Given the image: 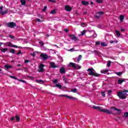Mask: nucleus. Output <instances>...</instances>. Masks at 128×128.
<instances>
[{
  "mask_svg": "<svg viewBox=\"0 0 128 128\" xmlns=\"http://www.w3.org/2000/svg\"><path fill=\"white\" fill-rule=\"evenodd\" d=\"M92 108L94 110H98L100 112H105L106 114H112V112L111 111H110V110L106 108H102L100 106H93Z\"/></svg>",
  "mask_w": 128,
  "mask_h": 128,
  "instance_id": "1",
  "label": "nucleus"
},
{
  "mask_svg": "<svg viewBox=\"0 0 128 128\" xmlns=\"http://www.w3.org/2000/svg\"><path fill=\"white\" fill-rule=\"evenodd\" d=\"M126 92H128V90H124L122 92H118V96L120 100H126L128 96V95Z\"/></svg>",
  "mask_w": 128,
  "mask_h": 128,
  "instance_id": "2",
  "label": "nucleus"
},
{
  "mask_svg": "<svg viewBox=\"0 0 128 128\" xmlns=\"http://www.w3.org/2000/svg\"><path fill=\"white\" fill-rule=\"evenodd\" d=\"M87 72H88L89 73L88 74L89 76H96V78H100V74H98L96 72V71L94 70V68H89Z\"/></svg>",
  "mask_w": 128,
  "mask_h": 128,
  "instance_id": "3",
  "label": "nucleus"
},
{
  "mask_svg": "<svg viewBox=\"0 0 128 128\" xmlns=\"http://www.w3.org/2000/svg\"><path fill=\"white\" fill-rule=\"evenodd\" d=\"M4 46H9L10 48H20V46H18L16 45H14L12 43V42H6L5 44H4Z\"/></svg>",
  "mask_w": 128,
  "mask_h": 128,
  "instance_id": "4",
  "label": "nucleus"
},
{
  "mask_svg": "<svg viewBox=\"0 0 128 128\" xmlns=\"http://www.w3.org/2000/svg\"><path fill=\"white\" fill-rule=\"evenodd\" d=\"M68 36L72 40H74V42H78L79 40L78 37L76 36L74 34H68Z\"/></svg>",
  "mask_w": 128,
  "mask_h": 128,
  "instance_id": "5",
  "label": "nucleus"
},
{
  "mask_svg": "<svg viewBox=\"0 0 128 128\" xmlns=\"http://www.w3.org/2000/svg\"><path fill=\"white\" fill-rule=\"evenodd\" d=\"M8 28H14L16 26V24L14 22H10L7 24Z\"/></svg>",
  "mask_w": 128,
  "mask_h": 128,
  "instance_id": "6",
  "label": "nucleus"
},
{
  "mask_svg": "<svg viewBox=\"0 0 128 128\" xmlns=\"http://www.w3.org/2000/svg\"><path fill=\"white\" fill-rule=\"evenodd\" d=\"M69 66H72L73 68H77V70H80V66H78V67H76V64L72 62L69 63Z\"/></svg>",
  "mask_w": 128,
  "mask_h": 128,
  "instance_id": "7",
  "label": "nucleus"
},
{
  "mask_svg": "<svg viewBox=\"0 0 128 128\" xmlns=\"http://www.w3.org/2000/svg\"><path fill=\"white\" fill-rule=\"evenodd\" d=\"M111 110H116L117 112H116V114L117 115H120V114H122V110H120V109H118L116 108L115 107H111Z\"/></svg>",
  "mask_w": 128,
  "mask_h": 128,
  "instance_id": "8",
  "label": "nucleus"
},
{
  "mask_svg": "<svg viewBox=\"0 0 128 128\" xmlns=\"http://www.w3.org/2000/svg\"><path fill=\"white\" fill-rule=\"evenodd\" d=\"M44 64H40L39 66V70H38V72H44Z\"/></svg>",
  "mask_w": 128,
  "mask_h": 128,
  "instance_id": "9",
  "label": "nucleus"
},
{
  "mask_svg": "<svg viewBox=\"0 0 128 128\" xmlns=\"http://www.w3.org/2000/svg\"><path fill=\"white\" fill-rule=\"evenodd\" d=\"M40 58L43 60H48V54H40Z\"/></svg>",
  "mask_w": 128,
  "mask_h": 128,
  "instance_id": "10",
  "label": "nucleus"
},
{
  "mask_svg": "<svg viewBox=\"0 0 128 128\" xmlns=\"http://www.w3.org/2000/svg\"><path fill=\"white\" fill-rule=\"evenodd\" d=\"M4 10V6H0V13H1V14H2V16H4V14H8L7 10H6V11L0 12V10Z\"/></svg>",
  "mask_w": 128,
  "mask_h": 128,
  "instance_id": "11",
  "label": "nucleus"
},
{
  "mask_svg": "<svg viewBox=\"0 0 128 128\" xmlns=\"http://www.w3.org/2000/svg\"><path fill=\"white\" fill-rule=\"evenodd\" d=\"M64 9L66 12H70L72 10V8L69 6H65Z\"/></svg>",
  "mask_w": 128,
  "mask_h": 128,
  "instance_id": "12",
  "label": "nucleus"
},
{
  "mask_svg": "<svg viewBox=\"0 0 128 128\" xmlns=\"http://www.w3.org/2000/svg\"><path fill=\"white\" fill-rule=\"evenodd\" d=\"M50 65L51 68H58V66L56 65V63H54V62H50Z\"/></svg>",
  "mask_w": 128,
  "mask_h": 128,
  "instance_id": "13",
  "label": "nucleus"
},
{
  "mask_svg": "<svg viewBox=\"0 0 128 128\" xmlns=\"http://www.w3.org/2000/svg\"><path fill=\"white\" fill-rule=\"evenodd\" d=\"M60 72L62 74H66V68L64 67H62L60 70Z\"/></svg>",
  "mask_w": 128,
  "mask_h": 128,
  "instance_id": "14",
  "label": "nucleus"
},
{
  "mask_svg": "<svg viewBox=\"0 0 128 128\" xmlns=\"http://www.w3.org/2000/svg\"><path fill=\"white\" fill-rule=\"evenodd\" d=\"M125 82V80L124 79L120 78V79L118 80V84H122V82Z\"/></svg>",
  "mask_w": 128,
  "mask_h": 128,
  "instance_id": "15",
  "label": "nucleus"
},
{
  "mask_svg": "<svg viewBox=\"0 0 128 128\" xmlns=\"http://www.w3.org/2000/svg\"><path fill=\"white\" fill-rule=\"evenodd\" d=\"M82 6H88V4H90V2H88L83 0L82 2Z\"/></svg>",
  "mask_w": 128,
  "mask_h": 128,
  "instance_id": "16",
  "label": "nucleus"
},
{
  "mask_svg": "<svg viewBox=\"0 0 128 128\" xmlns=\"http://www.w3.org/2000/svg\"><path fill=\"white\" fill-rule=\"evenodd\" d=\"M4 68L6 70H10V68H12V66L10 65L6 64L4 66Z\"/></svg>",
  "mask_w": 128,
  "mask_h": 128,
  "instance_id": "17",
  "label": "nucleus"
},
{
  "mask_svg": "<svg viewBox=\"0 0 128 128\" xmlns=\"http://www.w3.org/2000/svg\"><path fill=\"white\" fill-rule=\"evenodd\" d=\"M15 120H16V122H18L20 120V116H18V115H16L15 116Z\"/></svg>",
  "mask_w": 128,
  "mask_h": 128,
  "instance_id": "18",
  "label": "nucleus"
},
{
  "mask_svg": "<svg viewBox=\"0 0 128 128\" xmlns=\"http://www.w3.org/2000/svg\"><path fill=\"white\" fill-rule=\"evenodd\" d=\"M20 2L22 6H26V0H20Z\"/></svg>",
  "mask_w": 128,
  "mask_h": 128,
  "instance_id": "19",
  "label": "nucleus"
},
{
  "mask_svg": "<svg viewBox=\"0 0 128 128\" xmlns=\"http://www.w3.org/2000/svg\"><path fill=\"white\" fill-rule=\"evenodd\" d=\"M82 58V55H79L77 59V62H80Z\"/></svg>",
  "mask_w": 128,
  "mask_h": 128,
  "instance_id": "20",
  "label": "nucleus"
},
{
  "mask_svg": "<svg viewBox=\"0 0 128 128\" xmlns=\"http://www.w3.org/2000/svg\"><path fill=\"white\" fill-rule=\"evenodd\" d=\"M8 48H3L0 49L1 52H8Z\"/></svg>",
  "mask_w": 128,
  "mask_h": 128,
  "instance_id": "21",
  "label": "nucleus"
},
{
  "mask_svg": "<svg viewBox=\"0 0 128 128\" xmlns=\"http://www.w3.org/2000/svg\"><path fill=\"white\" fill-rule=\"evenodd\" d=\"M114 74H117L118 76H122V72H115Z\"/></svg>",
  "mask_w": 128,
  "mask_h": 128,
  "instance_id": "22",
  "label": "nucleus"
},
{
  "mask_svg": "<svg viewBox=\"0 0 128 128\" xmlns=\"http://www.w3.org/2000/svg\"><path fill=\"white\" fill-rule=\"evenodd\" d=\"M36 82H38V84H44V80H36Z\"/></svg>",
  "mask_w": 128,
  "mask_h": 128,
  "instance_id": "23",
  "label": "nucleus"
},
{
  "mask_svg": "<svg viewBox=\"0 0 128 128\" xmlns=\"http://www.w3.org/2000/svg\"><path fill=\"white\" fill-rule=\"evenodd\" d=\"M66 98H69L70 100H74V98L72 97V96H68V95H66Z\"/></svg>",
  "mask_w": 128,
  "mask_h": 128,
  "instance_id": "24",
  "label": "nucleus"
},
{
  "mask_svg": "<svg viewBox=\"0 0 128 128\" xmlns=\"http://www.w3.org/2000/svg\"><path fill=\"white\" fill-rule=\"evenodd\" d=\"M96 14H98V16H102V14H104V12H98L97 13H96Z\"/></svg>",
  "mask_w": 128,
  "mask_h": 128,
  "instance_id": "25",
  "label": "nucleus"
},
{
  "mask_svg": "<svg viewBox=\"0 0 128 128\" xmlns=\"http://www.w3.org/2000/svg\"><path fill=\"white\" fill-rule=\"evenodd\" d=\"M108 72V69L106 70H102L100 71L101 74H106V72Z\"/></svg>",
  "mask_w": 128,
  "mask_h": 128,
  "instance_id": "26",
  "label": "nucleus"
},
{
  "mask_svg": "<svg viewBox=\"0 0 128 128\" xmlns=\"http://www.w3.org/2000/svg\"><path fill=\"white\" fill-rule=\"evenodd\" d=\"M124 19V16L123 15H120V22H122Z\"/></svg>",
  "mask_w": 128,
  "mask_h": 128,
  "instance_id": "27",
  "label": "nucleus"
},
{
  "mask_svg": "<svg viewBox=\"0 0 128 128\" xmlns=\"http://www.w3.org/2000/svg\"><path fill=\"white\" fill-rule=\"evenodd\" d=\"M115 32H116V34L117 36H120V32L119 31L116 30Z\"/></svg>",
  "mask_w": 128,
  "mask_h": 128,
  "instance_id": "28",
  "label": "nucleus"
},
{
  "mask_svg": "<svg viewBox=\"0 0 128 128\" xmlns=\"http://www.w3.org/2000/svg\"><path fill=\"white\" fill-rule=\"evenodd\" d=\"M110 64H112V62L110 60H108L107 62L108 68H110Z\"/></svg>",
  "mask_w": 128,
  "mask_h": 128,
  "instance_id": "29",
  "label": "nucleus"
},
{
  "mask_svg": "<svg viewBox=\"0 0 128 128\" xmlns=\"http://www.w3.org/2000/svg\"><path fill=\"white\" fill-rule=\"evenodd\" d=\"M71 92L76 94V92H77L78 90L76 88L72 89L71 90Z\"/></svg>",
  "mask_w": 128,
  "mask_h": 128,
  "instance_id": "30",
  "label": "nucleus"
},
{
  "mask_svg": "<svg viewBox=\"0 0 128 128\" xmlns=\"http://www.w3.org/2000/svg\"><path fill=\"white\" fill-rule=\"evenodd\" d=\"M128 112H125L124 113V115L123 116V118H128Z\"/></svg>",
  "mask_w": 128,
  "mask_h": 128,
  "instance_id": "31",
  "label": "nucleus"
},
{
  "mask_svg": "<svg viewBox=\"0 0 128 128\" xmlns=\"http://www.w3.org/2000/svg\"><path fill=\"white\" fill-rule=\"evenodd\" d=\"M56 88H62V85L60 84H56Z\"/></svg>",
  "mask_w": 128,
  "mask_h": 128,
  "instance_id": "32",
  "label": "nucleus"
},
{
  "mask_svg": "<svg viewBox=\"0 0 128 128\" xmlns=\"http://www.w3.org/2000/svg\"><path fill=\"white\" fill-rule=\"evenodd\" d=\"M10 52L11 54H16V51H14V49H10Z\"/></svg>",
  "mask_w": 128,
  "mask_h": 128,
  "instance_id": "33",
  "label": "nucleus"
},
{
  "mask_svg": "<svg viewBox=\"0 0 128 128\" xmlns=\"http://www.w3.org/2000/svg\"><path fill=\"white\" fill-rule=\"evenodd\" d=\"M63 80H64L65 84H68V81L66 80V78L64 76H63Z\"/></svg>",
  "mask_w": 128,
  "mask_h": 128,
  "instance_id": "34",
  "label": "nucleus"
},
{
  "mask_svg": "<svg viewBox=\"0 0 128 128\" xmlns=\"http://www.w3.org/2000/svg\"><path fill=\"white\" fill-rule=\"evenodd\" d=\"M94 16L97 20H98V18H100V16H99L98 14L94 15Z\"/></svg>",
  "mask_w": 128,
  "mask_h": 128,
  "instance_id": "35",
  "label": "nucleus"
},
{
  "mask_svg": "<svg viewBox=\"0 0 128 128\" xmlns=\"http://www.w3.org/2000/svg\"><path fill=\"white\" fill-rule=\"evenodd\" d=\"M56 10H53L50 12V14H56Z\"/></svg>",
  "mask_w": 128,
  "mask_h": 128,
  "instance_id": "36",
  "label": "nucleus"
},
{
  "mask_svg": "<svg viewBox=\"0 0 128 128\" xmlns=\"http://www.w3.org/2000/svg\"><path fill=\"white\" fill-rule=\"evenodd\" d=\"M10 78H13L14 80H18V78L14 76H10Z\"/></svg>",
  "mask_w": 128,
  "mask_h": 128,
  "instance_id": "37",
  "label": "nucleus"
},
{
  "mask_svg": "<svg viewBox=\"0 0 128 128\" xmlns=\"http://www.w3.org/2000/svg\"><path fill=\"white\" fill-rule=\"evenodd\" d=\"M86 30H84L82 32V34H80V36H84L85 34H86Z\"/></svg>",
  "mask_w": 128,
  "mask_h": 128,
  "instance_id": "38",
  "label": "nucleus"
},
{
  "mask_svg": "<svg viewBox=\"0 0 128 128\" xmlns=\"http://www.w3.org/2000/svg\"><path fill=\"white\" fill-rule=\"evenodd\" d=\"M102 96H104V98L106 97V93L104 92H101Z\"/></svg>",
  "mask_w": 128,
  "mask_h": 128,
  "instance_id": "39",
  "label": "nucleus"
},
{
  "mask_svg": "<svg viewBox=\"0 0 128 128\" xmlns=\"http://www.w3.org/2000/svg\"><path fill=\"white\" fill-rule=\"evenodd\" d=\"M112 92V90H108V96H110Z\"/></svg>",
  "mask_w": 128,
  "mask_h": 128,
  "instance_id": "40",
  "label": "nucleus"
},
{
  "mask_svg": "<svg viewBox=\"0 0 128 128\" xmlns=\"http://www.w3.org/2000/svg\"><path fill=\"white\" fill-rule=\"evenodd\" d=\"M36 22H42V20H40V18H37Z\"/></svg>",
  "mask_w": 128,
  "mask_h": 128,
  "instance_id": "41",
  "label": "nucleus"
},
{
  "mask_svg": "<svg viewBox=\"0 0 128 128\" xmlns=\"http://www.w3.org/2000/svg\"><path fill=\"white\" fill-rule=\"evenodd\" d=\"M46 8H48V6H44L42 10V12H46Z\"/></svg>",
  "mask_w": 128,
  "mask_h": 128,
  "instance_id": "42",
  "label": "nucleus"
},
{
  "mask_svg": "<svg viewBox=\"0 0 128 128\" xmlns=\"http://www.w3.org/2000/svg\"><path fill=\"white\" fill-rule=\"evenodd\" d=\"M101 46H106V42L101 43Z\"/></svg>",
  "mask_w": 128,
  "mask_h": 128,
  "instance_id": "43",
  "label": "nucleus"
},
{
  "mask_svg": "<svg viewBox=\"0 0 128 128\" xmlns=\"http://www.w3.org/2000/svg\"><path fill=\"white\" fill-rule=\"evenodd\" d=\"M18 80V82H24V84H26V81L24 80Z\"/></svg>",
  "mask_w": 128,
  "mask_h": 128,
  "instance_id": "44",
  "label": "nucleus"
},
{
  "mask_svg": "<svg viewBox=\"0 0 128 128\" xmlns=\"http://www.w3.org/2000/svg\"><path fill=\"white\" fill-rule=\"evenodd\" d=\"M96 2L98 4H102V0H96Z\"/></svg>",
  "mask_w": 128,
  "mask_h": 128,
  "instance_id": "45",
  "label": "nucleus"
},
{
  "mask_svg": "<svg viewBox=\"0 0 128 128\" xmlns=\"http://www.w3.org/2000/svg\"><path fill=\"white\" fill-rule=\"evenodd\" d=\"M17 56H18L19 54H22V50H20L16 54Z\"/></svg>",
  "mask_w": 128,
  "mask_h": 128,
  "instance_id": "46",
  "label": "nucleus"
},
{
  "mask_svg": "<svg viewBox=\"0 0 128 128\" xmlns=\"http://www.w3.org/2000/svg\"><path fill=\"white\" fill-rule=\"evenodd\" d=\"M96 46H100V42H96Z\"/></svg>",
  "mask_w": 128,
  "mask_h": 128,
  "instance_id": "47",
  "label": "nucleus"
},
{
  "mask_svg": "<svg viewBox=\"0 0 128 128\" xmlns=\"http://www.w3.org/2000/svg\"><path fill=\"white\" fill-rule=\"evenodd\" d=\"M81 26H82V28H84V26H86V23H82L81 24Z\"/></svg>",
  "mask_w": 128,
  "mask_h": 128,
  "instance_id": "48",
  "label": "nucleus"
},
{
  "mask_svg": "<svg viewBox=\"0 0 128 128\" xmlns=\"http://www.w3.org/2000/svg\"><path fill=\"white\" fill-rule=\"evenodd\" d=\"M30 56H32L34 58V56H36V53L34 52L32 54H30Z\"/></svg>",
  "mask_w": 128,
  "mask_h": 128,
  "instance_id": "49",
  "label": "nucleus"
},
{
  "mask_svg": "<svg viewBox=\"0 0 128 128\" xmlns=\"http://www.w3.org/2000/svg\"><path fill=\"white\" fill-rule=\"evenodd\" d=\"M54 84H58V80L56 79L54 80L53 81Z\"/></svg>",
  "mask_w": 128,
  "mask_h": 128,
  "instance_id": "50",
  "label": "nucleus"
},
{
  "mask_svg": "<svg viewBox=\"0 0 128 128\" xmlns=\"http://www.w3.org/2000/svg\"><path fill=\"white\" fill-rule=\"evenodd\" d=\"M10 120H12V121H14V120H16V118H15L14 117L12 116V118H10Z\"/></svg>",
  "mask_w": 128,
  "mask_h": 128,
  "instance_id": "51",
  "label": "nucleus"
},
{
  "mask_svg": "<svg viewBox=\"0 0 128 128\" xmlns=\"http://www.w3.org/2000/svg\"><path fill=\"white\" fill-rule=\"evenodd\" d=\"M30 62V60H24L25 64H28V62Z\"/></svg>",
  "mask_w": 128,
  "mask_h": 128,
  "instance_id": "52",
  "label": "nucleus"
},
{
  "mask_svg": "<svg viewBox=\"0 0 128 128\" xmlns=\"http://www.w3.org/2000/svg\"><path fill=\"white\" fill-rule=\"evenodd\" d=\"M9 38H10L12 39L14 38V36H12V35H9Z\"/></svg>",
  "mask_w": 128,
  "mask_h": 128,
  "instance_id": "53",
  "label": "nucleus"
},
{
  "mask_svg": "<svg viewBox=\"0 0 128 128\" xmlns=\"http://www.w3.org/2000/svg\"><path fill=\"white\" fill-rule=\"evenodd\" d=\"M50 2H56V0H48Z\"/></svg>",
  "mask_w": 128,
  "mask_h": 128,
  "instance_id": "54",
  "label": "nucleus"
},
{
  "mask_svg": "<svg viewBox=\"0 0 128 128\" xmlns=\"http://www.w3.org/2000/svg\"><path fill=\"white\" fill-rule=\"evenodd\" d=\"M94 52H95L96 54H98V51L94 50Z\"/></svg>",
  "mask_w": 128,
  "mask_h": 128,
  "instance_id": "55",
  "label": "nucleus"
},
{
  "mask_svg": "<svg viewBox=\"0 0 128 128\" xmlns=\"http://www.w3.org/2000/svg\"><path fill=\"white\" fill-rule=\"evenodd\" d=\"M72 50H74V48H72L68 50V52H72Z\"/></svg>",
  "mask_w": 128,
  "mask_h": 128,
  "instance_id": "56",
  "label": "nucleus"
},
{
  "mask_svg": "<svg viewBox=\"0 0 128 128\" xmlns=\"http://www.w3.org/2000/svg\"><path fill=\"white\" fill-rule=\"evenodd\" d=\"M64 30L66 32H68V29H64Z\"/></svg>",
  "mask_w": 128,
  "mask_h": 128,
  "instance_id": "57",
  "label": "nucleus"
},
{
  "mask_svg": "<svg viewBox=\"0 0 128 128\" xmlns=\"http://www.w3.org/2000/svg\"><path fill=\"white\" fill-rule=\"evenodd\" d=\"M39 44H42V46H44V44L42 43V42H40Z\"/></svg>",
  "mask_w": 128,
  "mask_h": 128,
  "instance_id": "58",
  "label": "nucleus"
},
{
  "mask_svg": "<svg viewBox=\"0 0 128 128\" xmlns=\"http://www.w3.org/2000/svg\"><path fill=\"white\" fill-rule=\"evenodd\" d=\"M58 96H61V97H64H64L66 98V95H58Z\"/></svg>",
  "mask_w": 128,
  "mask_h": 128,
  "instance_id": "59",
  "label": "nucleus"
},
{
  "mask_svg": "<svg viewBox=\"0 0 128 128\" xmlns=\"http://www.w3.org/2000/svg\"><path fill=\"white\" fill-rule=\"evenodd\" d=\"M114 41H113V40L110 41V44H114Z\"/></svg>",
  "mask_w": 128,
  "mask_h": 128,
  "instance_id": "60",
  "label": "nucleus"
},
{
  "mask_svg": "<svg viewBox=\"0 0 128 128\" xmlns=\"http://www.w3.org/2000/svg\"><path fill=\"white\" fill-rule=\"evenodd\" d=\"M124 28H121V32H124Z\"/></svg>",
  "mask_w": 128,
  "mask_h": 128,
  "instance_id": "61",
  "label": "nucleus"
},
{
  "mask_svg": "<svg viewBox=\"0 0 128 128\" xmlns=\"http://www.w3.org/2000/svg\"><path fill=\"white\" fill-rule=\"evenodd\" d=\"M86 12H87L86 11V12H84L83 14H86Z\"/></svg>",
  "mask_w": 128,
  "mask_h": 128,
  "instance_id": "62",
  "label": "nucleus"
},
{
  "mask_svg": "<svg viewBox=\"0 0 128 128\" xmlns=\"http://www.w3.org/2000/svg\"><path fill=\"white\" fill-rule=\"evenodd\" d=\"M5 44V43H4V42H0V44L2 46V44Z\"/></svg>",
  "mask_w": 128,
  "mask_h": 128,
  "instance_id": "63",
  "label": "nucleus"
},
{
  "mask_svg": "<svg viewBox=\"0 0 128 128\" xmlns=\"http://www.w3.org/2000/svg\"><path fill=\"white\" fill-rule=\"evenodd\" d=\"M18 66H22V65H21L20 64H18Z\"/></svg>",
  "mask_w": 128,
  "mask_h": 128,
  "instance_id": "64",
  "label": "nucleus"
}]
</instances>
